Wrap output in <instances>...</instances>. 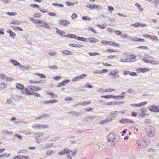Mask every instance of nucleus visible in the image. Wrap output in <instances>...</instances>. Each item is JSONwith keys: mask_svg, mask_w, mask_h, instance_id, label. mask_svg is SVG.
<instances>
[{"mask_svg": "<svg viewBox=\"0 0 159 159\" xmlns=\"http://www.w3.org/2000/svg\"><path fill=\"white\" fill-rule=\"evenodd\" d=\"M97 9L98 10L99 9V7L95 4H93L92 5V7L91 9Z\"/></svg>", "mask_w": 159, "mask_h": 159, "instance_id": "42", "label": "nucleus"}, {"mask_svg": "<svg viewBox=\"0 0 159 159\" xmlns=\"http://www.w3.org/2000/svg\"><path fill=\"white\" fill-rule=\"evenodd\" d=\"M150 39L153 41H158V40L157 37L154 35H151Z\"/></svg>", "mask_w": 159, "mask_h": 159, "instance_id": "43", "label": "nucleus"}, {"mask_svg": "<svg viewBox=\"0 0 159 159\" xmlns=\"http://www.w3.org/2000/svg\"><path fill=\"white\" fill-rule=\"evenodd\" d=\"M120 112L118 111H115L111 112L109 115V119L111 120V121L113 120L117 116V114H120Z\"/></svg>", "mask_w": 159, "mask_h": 159, "instance_id": "6", "label": "nucleus"}, {"mask_svg": "<svg viewBox=\"0 0 159 159\" xmlns=\"http://www.w3.org/2000/svg\"><path fill=\"white\" fill-rule=\"evenodd\" d=\"M21 23L20 21L17 20H13L10 22V24L14 25H19Z\"/></svg>", "mask_w": 159, "mask_h": 159, "instance_id": "23", "label": "nucleus"}, {"mask_svg": "<svg viewBox=\"0 0 159 159\" xmlns=\"http://www.w3.org/2000/svg\"><path fill=\"white\" fill-rule=\"evenodd\" d=\"M78 76L80 80L81 79L85 78L86 76V75L85 74H83L79 75Z\"/></svg>", "mask_w": 159, "mask_h": 159, "instance_id": "54", "label": "nucleus"}, {"mask_svg": "<svg viewBox=\"0 0 159 159\" xmlns=\"http://www.w3.org/2000/svg\"><path fill=\"white\" fill-rule=\"evenodd\" d=\"M33 16L34 17L37 18H39L41 16V15L38 13H34L33 15Z\"/></svg>", "mask_w": 159, "mask_h": 159, "instance_id": "62", "label": "nucleus"}, {"mask_svg": "<svg viewBox=\"0 0 159 159\" xmlns=\"http://www.w3.org/2000/svg\"><path fill=\"white\" fill-rule=\"evenodd\" d=\"M42 81H36L32 80H30L29 83L30 84H41Z\"/></svg>", "mask_w": 159, "mask_h": 159, "instance_id": "26", "label": "nucleus"}, {"mask_svg": "<svg viewBox=\"0 0 159 159\" xmlns=\"http://www.w3.org/2000/svg\"><path fill=\"white\" fill-rule=\"evenodd\" d=\"M122 124H126L127 123H134L133 121L127 119H122L119 121Z\"/></svg>", "mask_w": 159, "mask_h": 159, "instance_id": "12", "label": "nucleus"}, {"mask_svg": "<svg viewBox=\"0 0 159 159\" xmlns=\"http://www.w3.org/2000/svg\"><path fill=\"white\" fill-rule=\"evenodd\" d=\"M13 30H14L20 31L23 30V29L20 27L14 26L13 27Z\"/></svg>", "mask_w": 159, "mask_h": 159, "instance_id": "44", "label": "nucleus"}, {"mask_svg": "<svg viewBox=\"0 0 159 159\" xmlns=\"http://www.w3.org/2000/svg\"><path fill=\"white\" fill-rule=\"evenodd\" d=\"M32 127L33 129H35L38 130H41L44 129L49 128V126L48 125L43 124H36L33 125Z\"/></svg>", "mask_w": 159, "mask_h": 159, "instance_id": "2", "label": "nucleus"}, {"mask_svg": "<svg viewBox=\"0 0 159 159\" xmlns=\"http://www.w3.org/2000/svg\"><path fill=\"white\" fill-rule=\"evenodd\" d=\"M136 57H137L135 55H132L130 56L129 57L127 58L128 59V62H131L136 61Z\"/></svg>", "mask_w": 159, "mask_h": 159, "instance_id": "14", "label": "nucleus"}, {"mask_svg": "<svg viewBox=\"0 0 159 159\" xmlns=\"http://www.w3.org/2000/svg\"><path fill=\"white\" fill-rule=\"evenodd\" d=\"M43 134V132H38L34 134V137L35 138H37L42 136Z\"/></svg>", "mask_w": 159, "mask_h": 159, "instance_id": "37", "label": "nucleus"}, {"mask_svg": "<svg viewBox=\"0 0 159 159\" xmlns=\"http://www.w3.org/2000/svg\"><path fill=\"white\" fill-rule=\"evenodd\" d=\"M16 87L17 89L20 90L24 87V86L20 84L16 83Z\"/></svg>", "mask_w": 159, "mask_h": 159, "instance_id": "25", "label": "nucleus"}, {"mask_svg": "<svg viewBox=\"0 0 159 159\" xmlns=\"http://www.w3.org/2000/svg\"><path fill=\"white\" fill-rule=\"evenodd\" d=\"M109 74L112 76V78L113 79L118 78L119 76V71L116 69L112 70L109 73Z\"/></svg>", "mask_w": 159, "mask_h": 159, "instance_id": "4", "label": "nucleus"}, {"mask_svg": "<svg viewBox=\"0 0 159 159\" xmlns=\"http://www.w3.org/2000/svg\"><path fill=\"white\" fill-rule=\"evenodd\" d=\"M76 39L85 42H87V39L85 38L84 37H77Z\"/></svg>", "mask_w": 159, "mask_h": 159, "instance_id": "38", "label": "nucleus"}, {"mask_svg": "<svg viewBox=\"0 0 159 159\" xmlns=\"http://www.w3.org/2000/svg\"><path fill=\"white\" fill-rule=\"evenodd\" d=\"M5 78L6 79V81L7 82L14 80V79L12 77H7V76Z\"/></svg>", "mask_w": 159, "mask_h": 159, "instance_id": "55", "label": "nucleus"}, {"mask_svg": "<svg viewBox=\"0 0 159 159\" xmlns=\"http://www.w3.org/2000/svg\"><path fill=\"white\" fill-rule=\"evenodd\" d=\"M140 24L138 22H136L134 24H133L130 25L131 26H134L136 27H137L140 25Z\"/></svg>", "mask_w": 159, "mask_h": 159, "instance_id": "53", "label": "nucleus"}, {"mask_svg": "<svg viewBox=\"0 0 159 159\" xmlns=\"http://www.w3.org/2000/svg\"><path fill=\"white\" fill-rule=\"evenodd\" d=\"M45 21L43 20L39 19L37 24L36 25V27L38 28L43 27L44 24L45 23Z\"/></svg>", "mask_w": 159, "mask_h": 159, "instance_id": "8", "label": "nucleus"}, {"mask_svg": "<svg viewBox=\"0 0 159 159\" xmlns=\"http://www.w3.org/2000/svg\"><path fill=\"white\" fill-rule=\"evenodd\" d=\"M114 102H106L104 103L103 104V105H109L113 104H114Z\"/></svg>", "mask_w": 159, "mask_h": 159, "instance_id": "50", "label": "nucleus"}, {"mask_svg": "<svg viewBox=\"0 0 159 159\" xmlns=\"http://www.w3.org/2000/svg\"><path fill=\"white\" fill-rule=\"evenodd\" d=\"M153 2L156 4L155 6L157 7L159 4V0H154Z\"/></svg>", "mask_w": 159, "mask_h": 159, "instance_id": "64", "label": "nucleus"}, {"mask_svg": "<svg viewBox=\"0 0 159 159\" xmlns=\"http://www.w3.org/2000/svg\"><path fill=\"white\" fill-rule=\"evenodd\" d=\"M108 9L110 12H112L114 10V7L111 6H109L108 7Z\"/></svg>", "mask_w": 159, "mask_h": 159, "instance_id": "61", "label": "nucleus"}, {"mask_svg": "<svg viewBox=\"0 0 159 159\" xmlns=\"http://www.w3.org/2000/svg\"><path fill=\"white\" fill-rule=\"evenodd\" d=\"M111 121V120L109 119H107L106 120H102L99 123V124L101 125H104L107 124Z\"/></svg>", "mask_w": 159, "mask_h": 159, "instance_id": "19", "label": "nucleus"}, {"mask_svg": "<svg viewBox=\"0 0 159 159\" xmlns=\"http://www.w3.org/2000/svg\"><path fill=\"white\" fill-rule=\"evenodd\" d=\"M150 70V69L149 68H139L138 69V70L142 73H144Z\"/></svg>", "mask_w": 159, "mask_h": 159, "instance_id": "20", "label": "nucleus"}, {"mask_svg": "<svg viewBox=\"0 0 159 159\" xmlns=\"http://www.w3.org/2000/svg\"><path fill=\"white\" fill-rule=\"evenodd\" d=\"M88 54L89 55L93 56L98 55L99 54V53L98 52H89Z\"/></svg>", "mask_w": 159, "mask_h": 159, "instance_id": "56", "label": "nucleus"}, {"mask_svg": "<svg viewBox=\"0 0 159 159\" xmlns=\"http://www.w3.org/2000/svg\"><path fill=\"white\" fill-rule=\"evenodd\" d=\"M62 53L63 54L67 55H71L73 54L72 52L68 50H63L62 51Z\"/></svg>", "mask_w": 159, "mask_h": 159, "instance_id": "22", "label": "nucleus"}, {"mask_svg": "<svg viewBox=\"0 0 159 159\" xmlns=\"http://www.w3.org/2000/svg\"><path fill=\"white\" fill-rule=\"evenodd\" d=\"M7 76V75L4 73H0V79H4Z\"/></svg>", "mask_w": 159, "mask_h": 159, "instance_id": "48", "label": "nucleus"}, {"mask_svg": "<svg viewBox=\"0 0 159 159\" xmlns=\"http://www.w3.org/2000/svg\"><path fill=\"white\" fill-rule=\"evenodd\" d=\"M53 145L52 143H48L46 145L44 148L46 149H47L48 148L52 147Z\"/></svg>", "mask_w": 159, "mask_h": 159, "instance_id": "57", "label": "nucleus"}, {"mask_svg": "<svg viewBox=\"0 0 159 159\" xmlns=\"http://www.w3.org/2000/svg\"><path fill=\"white\" fill-rule=\"evenodd\" d=\"M56 29H57V34L60 35L61 36H64V35L65 34V32L57 29V28H56Z\"/></svg>", "mask_w": 159, "mask_h": 159, "instance_id": "28", "label": "nucleus"}, {"mask_svg": "<svg viewBox=\"0 0 159 159\" xmlns=\"http://www.w3.org/2000/svg\"><path fill=\"white\" fill-rule=\"evenodd\" d=\"M141 112L139 114V116L141 117H145L146 116L148 115L146 114L147 110L144 108H142L140 109Z\"/></svg>", "mask_w": 159, "mask_h": 159, "instance_id": "11", "label": "nucleus"}, {"mask_svg": "<svg viewBox=\"0 0 159 159\" xmlns=\"http://www.w3.org/2000/svg\"><path fill=\"white\" fill-rule=\"evenodd\" d=\"M101 97V98H103L106 99H109L115 98L116 97V96L113 95H103Z\"/></svg>", "mask_w": 159, "mask_h": 159, "instance_id": "27", "label": "nucleus"}, {"mask_svg": "<svg viewBox=\"0 0 159 159\" xmlns=\"http://www.w3.org/2000/svg\"><path fill=\"white\" fill-rule=\"evenodd\" d=\"M147 103V102L146 101H144L143 102L139 103L138 104V107H143L146 105Z\"/></svg>", "mask_w": 159, "mask_h": 159, "instance_id": "35", "label": "nucleus"}, {"mask_svg": "<svg viewBox=\"0 0 159 159\" xmlns=\"http://www.w3.org/2000/svg\"><path fill=\"white\" fill-rule=\"evenodd\" d=\"M80 80L79 79L78 75L73 78V79H72V80L73 82L77 81H79Z\"/></svg>", "mask_w": 159, "mask_h": 159, "instance_id": "52", "label": "nucleus"}, {"mask_svg": "<svg viewBox=\"0 0 159 159\" xmlns=\"http://www.w3.org/2000/svg\"><path fill=\"white\" fill-rule=\"evenodd\" d=\"M43 27H44L45 28L49 30L51 29V27L50 25L46 22H45V23L44 24Z\"/></svg>", "mask_w": 159, "mask_h": 159, "instance_id": "49", "label": "nucleus"}, {"mask_svg": "<svg viewBox=\"0 0 159 159\" xmlns=\"http://www.w3.org/2000/svg\"><path fill=\"white\" fill-rule=\"evenodd\" d=\"M72 151L69 149L65 148L64 150L61 151L58 153V154L62 155H64L66 154H68L70 153H71Z\"/></svg>", "mask_w": 159, "mask_h": 159, "instance_id": "10", "label": "nucleus"}, {"mask_svg": "<svg viewBox=\"0 0 159 159\" xmlns=\"http://www.w3.org/2000/svg\"><path fill=\"white\" fill-rule=\"evenodd\" d=\"M148 108L150 111L152 112H159V106H156L154 105H151L148 107Z\"/></svg>", "mask_w": 159, "mask_h": 159, "instance_id": "7", "label": "nucleus"}, {"mask_svg": "<svg viewBox=\"0 0 159 159\" xmlns=\"http://www.w3.org/2000/svg\"><path fill=\"white\" fill-rule=\"evenodd\" d=\"M10 63L12 64L14 66H22V65L21 64L18 62L16 60H11L10 61Z\"/></svg>", "mask_w": 159, "mask_h": 159, "instance_id": "16", "label": "nucleus"}, {"mask_svg": "<svg viewBox=\"0 0 159 159\" xmlns=\"http://www.w3.org/2000/svg\"><path fill=\"white\" fill-rule=\"evenodd\" d=\"M87 41H89L91 43H96L99 41V40L95 38H91L87 39Z\"/></svg>", "mask_w": 159, "mask_h": 159, "instance_id": "17", "label": "nucleus"}, {"mask_svg": "<svg viewBox=\"0 0 159 159\" xmlns=\"http://www.w3.org/2000/svg\"><path fill=\"white\" fill-rule=\"evenodd\" d=\"M96 118V117L95 116H88L86 117V119L88 120H94Z\"/></svg>", "mask_w": 159, "mask_h": 159, "instance_id": "34", "label": "nucleus"}, {"mask_svg": "<svg viewBox=\"0 0 159 159\" xmlns=\"http://www.w3.org/2000/svg\"><path fill=\"white\" fill-rule=\"evenodd\" d=\"M108 145L110 146L113 147L117 142L116 138V134L114 133L109 134L108 136Z\"/></svg>", "mask_w": 159, "mask_h": 159, "instance_id": "1", "label": "nucleus"}, {"mask_svg": "<svg viewBox=\"0 0 159 159\" xmlns=\"http://www.w3.org/2000/svg\"><path fill=\"white\" fill-rule=\"evenodd\" d=\"M7 14L9 16H14L16 15L17 14V13L15 12H8L7 13Z\"/></svg>", "mask_w": 159, "mask_h": 159, "instance_id": "60", "label": "nucleus"}, {"mask_svg": "<svg viewBox=\"0 0 159 159\" xmlns=\"http://www.w3.org/2000/svg\"><path fill=\"white\" fill-rule=\"evenodd\" d=\"M125 92H122L121 94H122L121 95H117L116 96V97L119 98H124L125 97Z\"/></svg>", "mask_w": 159, "mask_h": 159, "instance_id": "39", "label": "nucleus"}, {"mask_svg": "<svg viewBox=\"0 0 159 159\" xmlns=\"http://www.w3.org/2000/svg\"><path fill=\"white\" fill-rule=\"evenodd\" d=\"M67 37L69 38H71L74 39H76L77 36L76 35L73 34H69L67 35Z\"/></svg>", "mask_w": 159, "mask_h": 159, "instance_id": "46", "label": "nucleus"}, {"mask_svg": "<svg viewBox=\"0 0 159 159\" xmlns=\"http://www.w3.org/2000/svg\"><path fill=\"white\" fill-rule=\"evenodd\" d=\"M70 80H65L62 82L59 83L57 85V87H61L63 86H64L65 85L70 82Z\"/></svg>", "mask_w": 159, "mask_h": 159, "instance_id": "13", "label": "nucleus"}, {"mask_svg": "<svg viewBox=\"0 0 159 159\" xmlns=\"http://www.w3.org/2000/svg\"><path fill=\"white\" fill-rule=\"evenodd\" d=\"M133 41L144 42L145 41V40L143 39L134 38V39L133 40Z\"/></svg>", "mask_w": 159, "mask_h": 159, "instance_id": "41", "label": "nucleus"}, {"mask_svg": "<svg viewBox=\"0 0 159 159\" xmlns=\"http://www.w3.org/2000/svg\"><path fill=\"white\" fill-rule=\"evenodd\" d=\"M30 95H34L35 96L37 97H41V95L39 94V93H37V92H35L31 94L30 93L29 94Z\"/></svg>", "mask_w": 159, "mask_h": 159, "instance_id": "47", "label": "nucleus"}, {"mask_svg": "<svg viewBox=\"0 0 159 159\" xmlns=\"http://www.w3.org/2000/svg\"><path fill=\"white\" fill-rule=\"evenodd\" d=\"M7 86L4 83H0V89H4L7 88Z\"/></svg>", "mask_w": 159, "mask_h": 159, "instance_id": "31", "label": "nucleus"}, {"mask_svg": "<svg viewBox=\"0 0 159 159\" xmlns=\"http://www.w3.org/2000/svg\"><path fill=\"white\" fill-rule=\"evenodd\" d=\"M29 19L33 21V23L35 25H36L39 19H35L34 17H29Z\"/></svg>", "mask_w": 159, "mask_h": 159, "instance_id": "30", "label": "nucleus"}, {"mask_svg": "<svg viewBox=\"0 0 159 159\" xmlns=\"http://www.w3.org/2000/svg\"><path fill=\"white\" fill-rule=\"evenodd\" d=\"M1 1L5 4H9L11 3V0H1Z\"/></svg>", "mask_w": 159, "mask_h": 159, "instance_id": "58", "label": "nucleus"}, {"mask_svg": "<svg viewBox=\"0 0 159 159\" xmlns=\"http://www.w3.org/2000/svg\"><path fill=\"white\" fill-rule=\"evenodd\" d=\"M30 6L31 7H32L34 8H38L39 7V5L34 4H32L30 5Z\"/></svg>", "mask_w": 159, "mask_h": 159, "instance_id": "59", "label": "nucleus"}, {"mask_svg": "<svg viewBox=\"0 0 159 159\" xmlns=\"http://www.w3.org/2000/svg\"><path fill=\"white\" fill-rule=\"evenodd\" d=\"M155 131L154 130H151L148 131L147 135L148 137H153L155 135Z\"/></svg>", "mask_w": 159, "mask_h": 159, "instance_id": "18", "label": "nucleus"}, {"mask_svg": "<svg viewBox=\"0 0 159 159\" xmlns=\"http://www.w3.org/2000/svg\"><path fill=\"white\" fill-rule=\"evenodd\" d=\"M2 132L3 134H4L5 135H11L12 134V132H9V131L6 130H3V131H2Z\"/></svg>", "mask_w": 159, "mask_h": 159, "instance_id": "36", "label": "nucleus"}, {"mask_svg": "<svg viewBox=\"0 0 159 159\" xmlns=\"http://www.w3.org/2000/svg\"><path fill=\"white\" fill-rule=\"evenodd\" d=\"M41 90V88L37 86H30L29 87V93L31 94L35 92L40 91Z\"/></svg>", "mask_w": 159, "mask_h": 159, "instance_id": "5", "label": "nucleus"}, {"mask_svg": "<svg viewBox=\"0 0 159 159\" xmlns=\"http://www.w3.org/2000/svg\"><path fill=\"white\" fill-rule=\"evenodd\" d=\"M91 102L90 101L80 102H79L78 104H76L75 105H88V104H89Z\"/></svg>", "mask_w": 159, "mask_h": 159, "instance_id": "24", "label": "nucleus"}, {"mask_svg": "<svg viewBox=\"0 0 159 159\" xmlns=\"http://www.w3.org/2000/svg\"><path fill=\"white\" fill-rule=\"evenodd\" d=\"M48 54L49 55L51 56H54L57 54V52L53 51H50Z\"/></svg>", "mask_w": 159, "mask_h": 159, "instance_id": "45", "label": "nucleus"}, {"mask_svg": "<svg viewBox=\"0 0 159 159\" xmlns=\"http://www.w3.org/2000/svg\"><path fill=\"white\" fill-rule=\"evenodd\" d=\"M150 63L153 65H157L159 64V61H154L153 60H151L150 61Z\"/></svg>", "mask_w": 159, "mask_h": 159, "instance_id": "33", "label": "nucleus"}, {"mask_svg": "<svg viewBox=\"0 0 159 159\" xmlns=\"http://www.w3.org/2000/svg\"><path fill=\"white\" fill-rule=\"evenodd\" d=\"M82 19L84 20H88L89 21L91 20V18L88 16H84L82 17Z\"/></svg>", "mask_w": 159, "mask_h": 159, "instance_id": "63", "label": "nucleus"}, {"mask_svg": "<svg viewBox=\"0 0 159 159\" xmlns=\"http://www.w3.org/2000/svg\"><path fill=\"white\" fill-rule=\"evenodd\" d=\"M6 32L7 33H9L10 34V36L13 38H14L16 35V34L15 33L13 32L10 30H7Z\"/></svg>", "mask_w": 159, "mask_h": 159, "instance_id": "21", "label": "nucleus"}, {"mask_svg": "<svg viewBox=\"0 0 159 159\" xmlns=\"http://www.w3.org/2000/svg\"><path fill=\"white\" fill-rule=\"evenodd\" d=\"M11 121H15L14 123L16 124L19 123H20V121L19 120H17L16 118L15 117H12L11 119Z\"/></svg>", "mask_w": 159, "mask_h": 159, "instance_id": "29", "label": "nucleus"}, {"mask_svg": "<svg viewBox=\"0 0 159 159\" xmlns=\"http://www.w3.org/2000/svg\"><path fill=\"white\" fill-rule=\"evenodd\" d=\"M70 24L69 22L65 20H61L59 21V25L62 26H67Z\"/></svg>", "mask_w": 159, "mask_h": 159, "instance_id": "9", "label": "nucleus"}, {"mask_svg": "<svg viewBox=\"0 0 159 159\" xmlns=\"http://www.w3.org/2000/svg\"><path fill=\"white\" fill-rule=\"evenodd\" d=\"M19 159H29V158L27 156L20 155L19 156Z\"/></svg>", "mask_w": 159, "mask_h": 159, "instance_id": "51", "label": "nucleus"}, {"mask_svg": "<svg viewBox=\"0 0 159 159\" xmlns=\"http://www.w3.org/2000/svg\"><path fill=\"white\" fill-rule=\"evenodd\" d=\"M20 93L25 95H30L29 93V90L28 89L25 88L24 87L23 88L20 90Z\"/></svg>", "mask_w": 159, "mask_h": 159, "instance_id": "15", "label": "nucleus"}, {"mask_svg": "<svg viewBox=\"0 0 159 159\" xmlns=\"http://www.w3.org/2000/svg\"><path fill=\"white\" fill-rule=\"evenodd\" d=\"M69 45L70 46L73 47L81 48L83 47V46L82 45L80 44L79 45H77L76 44L70 43L69 44Z\"/></svg>", "mask_w": 159, "mask_h": 159, "instance_id": "32", "label": "nucleus"}, {"mask_svg": "<svg viewBox=\"0 0 159 159\" xmlns=\"http://www.w3.org/2000/svg\"><path fill=\"white\" fill-rule=\"evenodd\" d=\"M137 143L138 145L142 148H144L147 146L146 141H145L143 139H140L138 140Z\"/></svg>", "mask_w": 159, "mask_h": 159, "instance_id": "3", "label": "nucleus"}, {"mask_svg": "<svg viewBox=\"0 0 159 159\" xmlns=\"http://www.w3.org/2000/svg\"><path fill=\"white\" fill-rule=\"evenodd\" d=\"M47 94L50 95L51 98H57V95H55L54 94L50 92L47 93Z\"/></svg>", "mask_w": 159, "mask_h": 159, "instance_id": "40", "label": "nucleus"}]
</instances>
